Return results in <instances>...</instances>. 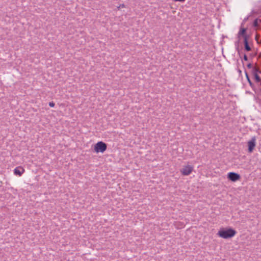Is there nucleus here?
Listing matches in <instances>:
<instances>
[{
	"mask_svg": "<svg viewBox=\"0 0 261 261\" xmlns=\"http://www.w3.org/2000/svg\"><path fill=\"white\" fill-rule=\"evenodd\" d=\"M236 231L231 228H222L217 233L220 237L223 239H229L233 237L236 234Z\"/></svg>",
	"mask_w": 261,
	"mask_h": 261,
	"instance_id": "obj_1",
	"label": "nucleus"
},
{
	"mask_svg": "<svg viewBox=\"0 0 261 261\" xmlns=\"http://www.w3.org/2000/svg\"><path fill=\"white\" fill-rule=\"evenodd\" d=\"M107 148V145L106 143L99 141L94 145V151L97 152H104Z\"/></svg>",
	"mask_w": 261,
	"mask_h": 261,
	"instance_id": "obj_2",
	"label": "nucleus"
},
{
	"mask_svg": "<svg viewBox=\"0 0 261 261\" xmlns=\"http://www.w3.org/2000/svg\"><path fill=\"white\" fill-rule=\"evenodd\" d=\"M258 73H261V70L259 67H254L252 69V74L254 76V79L256 82L259 83L261 81V79L258 75Z\"/></svg>",
	"mask_w": 261,
	"mask_h": 261,
	"instance_id": "obj_3",
	"label": "nucleus"
},
{
	"mask_svg": "<svg viewBox=\"0 0 261 261\" xmlns=\"http://www.w3.org/2000/svg\"><path fill=\"white\" fill-rule=\"evenodd\" d=\"M227 178L232 181H236L241 178V176L238 173L232 172L228 173Z\"/></svg>",
	"mask_w": 261,
	"mask_h": 261,
	"instance_id": "obj_4",
	"label": "nucleus"
},
{
	"mask_svg": "<svg viewBox=\"0 0 261 261\" xmlns=\"http://www.w3.org/2000/svg\"><path fill=\"white\" fill-rule=\"evenodd\" d=\"M193 167L190 165L184 166L180 171L182 174L184 175H189L193 171Z\"/></svg>",
	"mask_w": 261,
	"mask_h": 261,
	"instance_id": "obj_5",
	"label": "nucleus"
},
{
	"mask_svg": "<svg viewBox=\"0 0 261 261\" xmlns=\"http://www.w3.org/2000/svg\"><path fill=\"white\" fill-rule=\"evenodd\" d=\"M255 138L253 137L248 142V151L249 152H252L255 146Z\"/></svg>",
	"mask_w": 261,
	"mask_h": 261,
	"instance_id": "obj_6",
	"label": "nucleus"
},
{
	"mask_svg": "<svg viewBox=\"0 0 261 261\" xmlns=\"http://www.w3.org/2000/svg\"><path fill=\"white\" fill-rule=\"evenodd\" d=\"M239 36H242L244 38V40L245 39V37L248 39L249 36L246 34V29L244 28H241L239 31Z\"/></svg>",
	"mask_w": 261,
	"mask_h": 261,
	"instance_id": "obj_7",
	"label": "nucleus"
},
{
	"mask_svg": "<svg viewBox=\"0 0 261 261\" xmlns=\"http://www.w3.org/2000/svg\"><path fill=\"white\" fill-rule=\"evenodd\" d=\"M244 49L246 51H249L251 50V48L249 45L248 39L245 37V39L244 40Z\"/></svg>",
	"mask_w": 261,
	"mask_h": 261,
	"instance_id": "obj_8",
	"label": "nucleus"
},
{
	"mask_svg": "<svg viewBox=\"0 0 261 261\" xmlns=\"http://www.w3.org/2000/svg\"><path fill=\"white\" fill-rule=\"evenodd\" d=\"M24 170L21 167H17L14 170V173L15 175L21 176Z\"/></svg>",
	"mask_w": 261,
	"mask_h": 261,
	"instance_id": "obj_9",
	"label": "nucleus"
},
{
	"mask_svg": "<svg viewBox=\"0 0 261 261\" xmlns=\"http://www.w3.org/2000/svg\"><path fill=\"white\" fill-rule=\"evenodd\" d=\"M245 75H246L247 80L248 82L249 83V85L251 86V88H253L254 85L253 84V83L251 82L248 73L246 71H245Z\"/></svg>",
	"mask_w": 261,
	"mask_h": 261,
	"instance_id": "obj_10",
	"label": "nucleus"
},
{
	"mask_svg": "<svg viewBox=\"0 0 261 261\" xmlns=\"http://www.w3.org/2000/svg\"><path fill=\"white\" fill-rule=\"evenodd\" d=\"M261 22V19L259 18H257L255 19L253 22V26L254 27H257L258 25V23Z\"/></svg>",
	"mask_w": 261,
	"mask_h": 261,
	"instance_id": "obj_11",
	"label": "nucleus"
},
{
	"mask_svg": "<svg viewBox=\"0 0 261 261\" xmlns=\"http://www.w3.org/2000/svg\"><path fill=\"white\" fill-rule=\"evenodd\" d=\"M239 41L238 40V41L235 42V45L236 46V50L238 51V54H239L240 57H241L240 49H239Z\"/></svg>",
	"mask_w": 261,
	"mask_h": 261,
	"instance_id": "obj_12",
	"label": "nucleus"
},
{
	"mask_svg": "<svg viewBox=\"0 0 261 261\" xmlns=\"http://www.w3.org/2000/svg\"><path fill=\"white\" fill-rule=\"evenodd\" d=\"M259 35L256 34L255 36V39L258 44L260 43V42L259 41Z\"/></svg>",
	"mask_w": 261,
	"mask_h": 261,
	"instance_id": "obj_13",
	"label": "nucleus"
},
{
	"mask_svg": "<svg viewBox=\"0 0 261 261\" xmlns=\"http://www.w3.org/2000/svg\"><path fill=\"white\" fill-rule=\"evenodd\" d=\"M243 59L245 61H247L248 60V58L246 54L244 55V56H243Z\"/></svg>",
	"mask_w": 261,
	"mask_h": 261,
	"instance_id": "obj_14",
	"label": "nucleus"
},
{
	"mask_svg": "<svg viewBox=\"0 0 261 261\" xmlns=\"http://www.w3.org/2000/svg\"><path fill=\"white\" fill-rule=\"evenodd\" d=\"M247 67L249 69H251V68H253V67H252V64L251 63H248L247 65Z\"/></svg>",
	"mask_w": 261,
	"mask_h": 261,
	"instance_id": "obj_15",
	"label": "nucleus"
},
{
	"mask_svg": "<svg viewBox=\"0 0 261 261\" xmlns=\"http://www.w3.org/2000/svg\"><path fill=\"white\" fill-rule=\"evenodd\" d=\"M49 106L50 107H54L55 106V103L53 101L49 102Z\"/></svg>",
	"mask_w": 261,
	"mask_h": 261,
	"instance_id": "obj_16",
	"label": "nucleus"
},
{
	"mask_svg": "<svg viewBox=\"0 0 261 261\" xmlns=\"http://www.w3.org/2000/svg\"><path fill=\"white\" fill-rule=\"evenodd\" d=\"M256 53H255V54H250L249 56L250 57V58H254L255 56H256Z\"/></svg>",
	"mask_w": 261,
	"mask_h": 261,
	"instance_id": "obj_17",
	"label": "nucleus"
},
{
	"mask_svg": "<svg viewBox=\"0 0 261 261\" xmlns=\"http://www.w3.org/2000/svg\"><path fill=\"white\" fill-rule=\"evenodd\" d=\"M174 2H184L185 0H173Z\"/></svg>",
	"mask_w": 261,
	"mask_h": 261,
	"instance_id": "obj_18",
	"label": "nucleus"
},
{
	"mask_svg": "<svg viewBox=\"0 0 261 261\" xmlns=\"http://www.w3.org/2000/svg\"><path fill=\"white\" fill-rule=\"evenodd\" d=\"M120 7H124L125 6L124 4H122V5H120L119 7H118V8H119Z\"/></svg>",
	"mask_w": 261,
	"mask_h": 261,
	"instance_id": "obj_19",
	"label": "nucleus"
},
{
	"mask_svg": "<svg viewBox=\"0 0 261 261\" xmlns=\"http://www.w3.org/2000/svg\"><path fill=\"white\" fill-rule=\"evenodd\" d=\"M248 19V17L244 19V21H246Z\"/></svg>",
	"mask_w": 261,
	"mask_h": 261,
	"instance_id": "obj_20",
	"label": "nucleus"
},
{
	"mask_svg": "<svg viewBox=\"0 0 261 261\" xmlns=\"http://www.w3.org/2000/svg\"><path fill=\"white\" fill-rule=\"evenodd\" d=\"M259 57L261 58V54L259 55Z\"/></svg>",
	"mask_w": 261,
	"mask_h": 261,
	"instance_id": "obj_21",
	"label": "nucleus"
},
{
	"mask_svg": "<svg viewBox=\"0 0 261 261\" xmlns=\"http://www.w3.org/2000/svg\"><path fill=\"white\" fill-rule=\"evenodd\" d=\"M259 83H260V85L261 86V82H259Z\"/></svg>",
	"mask_w": 261,
	"mask_h": 261,
	"instance_id": "obj_22",
	"label": "nucleus"
},
{
	"mask_svg": "<svg viewBox=\"0 0 261 261\" xmlns=\"http://www.w3.org/2000/svg\"><path fill=\"white\" fill-rule=\"evenodd\" d=\"M260 91H261V88H260Z\"/></svg>",
	"mask_w": 261,
	"mask_h": 261,
	"instance_id": "obj_23",
	"label": "nucleus"
}]
</instances>
